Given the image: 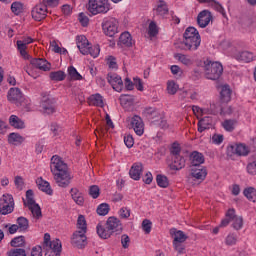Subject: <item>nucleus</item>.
<instances>
[{
	"mask_svg": "<svg viewBox=\"0 0 256 256\" xmlns=\"http://www.w3.org/2000/svg\"><path fill=\"white\" fill-rule=\"evenodd\" d=\"M223 139V134H214L212 136V143H214V145H221V143H223Z\"/></svg>",
	"mask_w": 256,
	"mask_h": 256,
	"instance_id": "338daca9",
	"label": "nucleus"
},
{
	"mask_svg": "<svg viewBox=\"0 0 256 256\" xmlns=\"http://www.w3.org/2000/svg\"><path fill=\"white\" fill-rule=\"evenodd\" d=\"M50 249L52 250V252L55 254V256H59L61 253V240L56 239L50 242L49 244Z\"/></svg>",
	"mask_w": 256,
	"mask_h": 256,
	"instance_id": "ea45409f",
	"label": "nucleus"
},
{
	"mask_svg": "<svg viewBox=\"0 0 256 256\" xmlns=\"http://www.w3.org/2000/svg\"><path fill=\"white\" fill-rule=\"evenodd\" d=\"M225 243L228 246L235 245L237 243V235L229 234L225 239Z\"/></svg>",
	"mask_w": 256,
	"mask_h": 256,
	"instance_id": "69168bd1",
	"label": "nucleus"
},
{
	"mask_svg": "<svg viewBox=\"0 0 256 256\" xmlns=\"http://www.w3.org/2000/svg\"><path fill=\"white\" fill-rule=\"evenodd\" d=\"M119 45H122L123 47H133L135 41H133L129 32H124L119 37Z\"/></svg>",
	"mask_w": 256,
	"mask_h": 256,
	"instance_id": "b1692460",
	"label": "nucleus"
},
{
	"mask_svg": "<svg viewBox=\"0 0 256 256\" xmlns=\"http://www.w3.org/2000/svg\"><path fill=\"white\" fill-rule=\"evenodd\" d=\"M220 101L221 103H229V101H231V88H229V85L222 86L220 92Z\"/></svg>",
	"mask_w": 256,
	"mask_h": 256,
	"instance_id": "cd10ccee",
	"label": "nucleus"
},
{
	"mask_svg": "<svg viewBox=\"0 0 256 256\" xmlns=\"http://www.w3.org/2000/svg\"><path fill=\"white\" fill-rule=\"evenodd\" d=\"M131 125L136 135H143L145 133V124L143 123V119L140 116L135 115L131 119Z\"/></svg>",
	"mask_w": 256,
	"mask_h": 256,
	"instance_id": "f3484780",
	"label": "nucleus"
},
{
	"mask_svg": "<svg viewBox=\"0 0 256 256\" xmlns=\"http://www.w3.org/2000/svg\"><path fill=\"white\" fill-rule=\"evenodd\" d=\"M11 11L14 15H20V13H23V4L21 2H13L11 5Z\"/></svg>",
	"mask_w": 256,
	"mask_h": 256,
	"instance_id": "603ef678",
	"label": "nucleus"
},
{
	"mask_svg": "<svg viewBox=\"0 0 256 256\" xmlns=\"http://www.w3.org/2000/svg\"><path fill=\"white\" fill-rule=\"evenodd\" d=\"M7 256H27V252L22 248H14L7 252Z\"/></svg>",
	"mask_w": 256,
	"mask_h": 256,
	"instance_id": "3c124183",
	"label": "nucleus"
},
{
	"mask_svg": "<svg viewBox=\"0 0 256 256\" xmlns=\"http://www.w3.org/2000/svg\"><path fill=\"white\" fill-rule=\"evenodd\" d=\"M31 256H43V248L41 246H35L32 248Z\"/></svg>",
	"mask_w": 256,
	"mask_h": 256,
	"instance_id": "774afa93",
	"label": "nucleus"
},
{
	"mask_svg": "<svg viewBox=\"0 0 256 256\" xmlns=\"http://www.w3.org/2000/svg\"><path fill=\"white\" fill-rule=\"evenodd\" d=\"M249 155V148L245 144H237V156L245 157Z\"/></svg>",
	"mask_w": 256,
	"mask_h": 256,
	"instance_id": "8fccbe9b",
	"label": "nucleus"
},
{
	"mask_svg": "<svg viewBox=\"0 0 256 256\" xmlns=\"http://www.w3.org/2000/svg\"><path fill=\"white\" fill-rule=\"evenodd\" d=\"M226 217H229V219L233 221V229H235L236 231H239V229H243V217L236 216L234 208L228 209V211L226 212Z\"/></svg>",
	"mask_w": 256,
	"mask_h": 256,
	"instance_id": "4468645a",
	"label": "nucleus"
},
{
	"mask_svg": "<svg viewBox=\"0 0 256 256\" xmlns=\"http://www.w3.org/2000/svg\"><path fill=\"white\" fill-rule=\"evenodd\" d=\"M184 40L180 43V49L184 51H197L201 45V35L195 27H188L184 34Z\"/></svg>",
	"mask_w": 256,
	"mask_h": 256,
	"instance_id": "7ed1b4c3",
	"label": "nucleus"
},
{
	"mask_svg": "<svg viewBox=\"0 0 256 256\" xmlns=\"http://www.w3.org/2000/svg\"><path fill=\"white\" fill-rule=\"evenodd\" d=\"M51 81H65V77H67V74H65V72H63L62 70H58V71H54V72H50L49 75Z\"/></svg>",
	"mask_w": 256,
	"mask_h": 256,
	"instance_id": "58836bf2",
	"label": "nucleus"
},
{
	"mask_svg": "<svg viewBox=\"0 0 256 256\" xmlns=\"http://www.w3.org/2000/svg\"><path fill=\"white\" fill-rule=\"evenodd\" d=\"M96 231L100 239H109L114 233L119 235V233L123 231V224L117 217L111 216L107 219L104 226L103 224L99 223L96 226Z\"/></svg>",
	"mask_w": 256,
	"mask_h": 256,
	"instance_id": "f03ea898",
	"label": "nucleus"
},
{
	"mask_svg": "<svg viewBox=\"0 0 256 256\" xmlns=\"http://www.w3.org/2000/svg\"><path fill=\"white\" fill-rule=\"evenodd\" d=\"M77 228L79 229L78 231L87 232V220H85V216H78Z\"/></svg>",
	"mask_w": 256,
	"mask_h": 256,
	"instance_id": "de8ad7c7",
	"label": "nucleus"
},
{
	"mask_svg": "<svg viewBox=\"0 0 256 256\" xmlns=\"http://www.w3.org/2000/svg\"><path fill=\"white\" fill-rule=\"evenodd\" d=\"M170 235L173 237L174 243H185L189 237L185 235V233L181 230H177L176 228L170 229Z\"/></svg>",
	"mask_w": 256,
	"mask_h": 256,
	"instance_id": "4be33fe9",
	"label": "nucleus"
},
{
	"mask_svg": "<svg viewBox=\"0 0 256 256\" xmlns=\"http://www.w3.org/2000/svg\"><path fill=\"white\" fill-rule=\"evenodd\" d=\"M106 128H100V132L103 133V135H105V133H107V131H109V129H114L115 125L113 124V120H111V116H109V114L106 115Z\"/></svg>",
	"mask_w": 256,
	"mask_h": 256,
	"instance_id": "864d4df0",
	"label": "nucleus"
},
{
	"mask_svg": "<svg viewBox=\"0 0 256 256\" xmlns=\"http://www.w3.org/2000/svg\"><path fill=\"white\" fill-rule=\"evenodd\" d=\"M156 14L163 17V15L169 14V7L167 6V3L163 0H159L157 8H156Z\"/></svg>",
	"mask_w": 256,
	"mask_h": 256,
	"instance_id": "72a5a7b5",
	"label": "nucleus"
},
{
	"mask_svg": "<svg viewBox=\"0 0 256 256\" xmlns=\"http://www.w3.org/2000/svg\"><path fill=\"white\" fill-rule=\"evenodd\" d=\"M31 13L35 21H43L47 17V6L44 3L38 4Z\"/></svg>",
	"mask_w": 256,
	"mask_h": 256,
	"instance_id": "ddd939ff",
	"label": "nucleus"
},
{
	"mask_svg": "<svg viewBox=\"0 0 256 256\" xmlns=\"http://www.w3.org/2000/svg\"><path fill=\"white\" fill-rule=\"evenodd\" d=\"M110 9H111V4H109V0H89L88 1V11L92 15L109 13Z\"/></svg>",
	"mask_w": 256,
	"mask_h": 256,
	"instance_id": "423d86ee",
	"label": "nucleus"
},
{
	"mask_svg": "<svg viewBox=\"0 0 256 256\" xmlns=\"http://www.w3.org/2000/svg\"><path fill=\"white\" fill-rule=\"evenodd\" d=\"M30 63L36 69H40V71H50L51 69V63H49L45 58H32Z\"/></svg>",
	"mask_w": 256,
	"mask_h": 256,
	"instance_id": "a211bd4d",
	"label": "nucleus"
},
{
	"mask_svg": "<svg viewBox=\"0 0 256 256\" xmlns=\"http://www.w3.org/2000/svg\"><path fill=\"white\" fill-rule=\"evenodd\" d=\"M11 247H25V236H17L10 242Z\"/></svg>",
	"mask_w": 256,
	"mask_h": 256,
	"instance_id": "a18cd8bd",
	"label": "nucleus"
},
{
	"mask_svg": "<svg viewBox=\"0 0 256 256\" xmlns=\"http://www.w3.org/2000/svg\"><path fill=\"white\" fill-rule=\"evenodd\" d=\"M244 196L247 197L249 201H252L253 203H256V189L253 187H249L244 189L243 191Z\"/></svg>",
	"mask_w": 256,
	"mask_h": 256,
	"instance_id": "37998d69",
	"label": "nucleus"
},
{
	"mask_svg": "<svg viewBox=\"0 0 256 256\" xmlns=\"http://www.w3.org/2000/svg\"><path fill=\"white\" fill-rule=\"evenodd\" d=\"M17 226L19 231H27L29 229V220L23 216L17 218Z\"/></svg>",
	"mask_w": 256,
	"mask_h": 256,
	"instance_id": "79ce46f5",
	"label": "nucleus"
},
{
	"mask_svg": "<svg viewBox=\"0 0 256 256\" xmlns=\"http://www.w3.org/2000/svg\"><path fill=\"white\" fill-rule=\"evenodd\" d=\"M109 211H111V207L109 206L108 203H102L96 209L97 214L102 217H105V215H108Z\"/></svg>",
	"mask_w": 256,
	"mask_h": 256,
	"instance_id": "c03bdc74",
	"label": "nucleus"
},
{
	"mask_svg": "<svg viewBox=\"0 0 256 256\" xmlns=\"http://www.w3.org/2000/svg\"><path fill=\"white\" fill-rule=\"evenodd\" d=\"M124 143L128 149H131L133 145H135V139L133 138V135L128 134L124 136Z\"/></svg>",
	"mask_w": 256,
	"mask_h": 256,
	"instance_id": "bf43d9fd",
	"label": "nucleus"
},
{
	"mask_svg": "<svg viewBox=\"0 0 256 256\" xmlns=\"http://www.w3.org/2000/svg\"><path fill=\"white\" fill-rule=\"evenodd\" d=\"M30 43H33V38L31 37H26L16 42L18 51L24 59H29V54L27 53V45H30Z\"/></svg>",
	"mask_w": 256,
	"mask_h": 256,
	"instance_id": "2eb2a0df",
	"label": "nucleus"
},
{
	"mask_svg": "<svg viewBox=\"0 0 256 256\" xmlns=\"http://www.w3.org/2000/svg\"><path fill=\"white\" fill-rule=\"evenodd\" d=\"M198 1L199 3H208V5H211V7L215 9V11H218V13H221L223 17H226L225 8H223V6L219 2L215 0H198Z\"/></svg>",
	"mask_w": 256,
	"mask_h": 256,
	"instance_id": "c85d7f7f",
	"label": "nucleus"
},
{
	"mask_svg": "<svg viewBox=\"0 0 256 256\" xmlns=\"http://www.w3.org/2000/svg\"><path fill=\"white\" fill-rule=\"evenodd\" d=\"M203 163H205V156H203V153L194 151L190 154L191 167H200Z\"/></svg>",
	"mask_w": 256,
	"mask_h": 256,
	"instance_id": "aec40b11",
	"label": "nucleus"
},
{
	"mask_svg": "<svg viewBox=\"0 0 256 256\" xmlns=\"http://www.w3.org/2000/svg\"><path fill=\"white\" fill-rule=\"evenodd\" d=\"M68 77L70 81H81L83 79V76L73 66L68 67Z\"/></svg>",
	"mask_w": 256,
	"mask_h": 256,
	"instance_id": "f704fd0d",
	"label": "nucleus"
},
{
	"mask_svg": "<svg viewBox=\"0 0 256 256\" xmlns=\"http://www.w3.org/2000/svg\"><path fill=\"white\" fill-rule=\"evenodd\" d=\"M7 99L10 103H13L16 107H26L27 99L19 88H10L7 94Z\"/></svg>",
	"mask_w": 256,
	"mask_h": 256,
	"instance_id": "0eeeda50",
	"label": "nucleus"
},
{
	"mask_svg": "<svg viewBox=\"0 0 256 256\" xmlns=\"http://www.w3.org/2000/svg\"><path fill=\"white\" fill-rule=\"evenodd\" d=\"M175 57L180 61V63H183V65H191V60L187 55L185 54H176Z\"/></svg>",
	"mask_w": 256,
	"mask_h": 256,
	"instance_id": "e2e57ef3",
	"label": "nucleus"
},
{
	"mask_svg": "<svg viewBox=\"0 0 256 256\" xmlns=\"http://www.w3.org/2000/svg\"><path fill=\"white\" fill-rule=\"evenodd\" d=\"M236 59H238V61H243L244 63H251V61H255L256 56L251 51H242L236 55Z\"/></svg>",
	"mask_w": 256,
	"mask_h": 256,
	"instance_id": "393cba45",
	"label": "nucleus"
},
{
	"mask_svg": "<svg viewBox=\"0 0 256 256\" xmlns=\"http://www.w3.org/2000/svg\"><path fill=\"white\" fill-rule=\"evenodd\" d=\"M25 141V138L23 136H20L18 133H11L8 136V142L12 145H21Z\"/></svg>",
	"mask_w": 256,
	"mask_h": 256,
	"instance_id": "e433bc0d",
	"label": "nucleus"
},
{
	"mask_svg": "<svg viewBox=\"0 0 256 256\" xmlns=\"http://www.w3.org/2000/svg\"><path fill=\"white\" fill-rule=\"evenodd\" d=\"M89 101L90 105H94V107H105V103L103 102V96H101V94L91 95Z\"/></svg>",
	"mask_w": 256,
	"mask_h": 256,
	"instance_id": "473e14b6",
	"label": "nucleus"
},
{
	"mask_svg": "<svg viewBox=\"0 0 256 256\" xmlns=\"http://www.w3.org/2000/svg\"><path fill=\"white\" fill-rule=\"evenodd\" d=\"M70 193H71V197H72L73 201L76 203V205L83 207V205L85 203V197L83 196V193L79 192V189H77V188H71Z\"/></svg>",
	"mask_w": 256,
	"mask_h": 256,
	"instance_id": "5701e85b",
	"label": "nucleus"
},
{
	"mask_svg": "<svg viewBox=\"0 0 256 256\" xmlns=\"http://www.w3.org/2000/svg\"><path fill=\"white\" fill-rule=\"evenodd\" d=\"M152 225H153V223L151 222V220H149V219L143 220L142 229H143L144 233H146V235H149V233H151Z\"/></svg>",
	"mask_w": 256,
	"mask_h": 256,
	"instance_id": "13d9d810",
	"label": "nucleus"
},
{
	"mask_svg": "<svg viewBox=\"0 0 256 256\" xmlns=\"http://www.w3.org/2000/svg\"><path fill=\"white\" fill-rule=\"evenodd\" d=\"M119 99H120V104L124 108L131 107V105L135 103V97L131 95L122 94Z\"/></svg>",
	"mask_w": 256,
	"mask_h": 256,
	"instance_id": "7c9ffc66",
	"label": "nucleus"
},
{
	"mask_svg": "<svg viewBox=\"0 0 256 256\" xmlns=\"http://www.w3.org/2000/svg\"><path fill=\"white\" fill-rule=\"evenodd\" d=\"M78 21L81 23L82 27H87L89 25V17L83 12L78 15Z\"/></svg>",
	"mask_w": 256,
	"mask_h": 256,
	"instance_id": "0e129e2a",
	"label": "nucleus"
},
{
	"mask_svg": "<svg viewBox=\"0 0 256 256\" xmlns=\"http://www.w3.org/2000/svg\"><path fill=\"white\" fill-rule=\"evenodd\" d=\"M119 217L121 219H129V217H131V210L128 209L127 207H122L119 210Z\"/></svg>",
	"mask_w": 256,
	"mask_h": 256,
	"instance_id": "052dcab7",
	"label": "nucleus"
},
{
	"mask_svg": "<svg viewBox=\"0 0 256 256\" xmlns=\"http://www.w3.org/2000/svg\"><path fill=\"white\" fill-rule=\"evenodd\" d=\"M9 123L15 129H25V122L18 118L16 115H11L9 118Z\"/></svg>",
	"mask_w": 256,
	"mask_h": 256,
	"instance_id": "2f4dec72",
	"label": "nucleus"
},
{
	"mask_svg": "<svg viewBox=\"0 0 256 256\" xmlns=\"http://www.w3.org/2000/svg\"><path fill=\"white\" fill-rule=\"evenodd\" d=\"M237 125V120L235 119H226L222 123V127L225 129V131L233 132L235 131V126Z\"/></svg>",
	"mask_w": 256,
	"mask_h": 256,
	"instance_id": "a19ab883",
	"label": "nucleus"
},
{
	"mask_svg": "<svg viewBox=\"0 0 256 256\" xmlns=\"http://www.w3.org/2000/svg\"><path fill=\"white\" fill-rule=\"evenodd\" d=\"M170 155H171V157L181 156V146H179L178 143L172 144V147L170 148Z\"/></svg>",
	"mask_w": 256,
	"mask_h": 256,
	"instance_id": "6e6d98bb",
	"label": "nucleus"
},
{
	"mask_svg": "<svg viewBox=\"0 0 256 256\" xmlns=\"http://www.w3.org/2000/svg\"><path fill=\"white\" fill-rule=\"evenodd\" d=\"M144 115L150 121H157V119L161 118V114L159 113V110H157V108H153V107L145 108Z\"/></svg>",
	"mask_w": 256,
	"mask_h": 256,
	"instance_id": "a878e982",
	"label": "nucleus"
},
{
	"mask_svg": "<svg viewBox=\"0 0 256 256\" xmlns=\"http://www.w3.org/2000/svg\"><path fill=\"white\" fill-rule=\"evenodd\" d=\"M148 33L150 37H157L159 34V28H157V24L155 22H150Z\"/></svg>",
	"mask_w": 256,
	"mask_h": 256,
	"instance_id": "4d7b16f0",
	"label": "nucleus"
},
{
	"mask_svg": "<svg viewBox=\"0 0 256 256\" xmlns=\"http://www.w3.org/2000/svg\"><path fill=\"white\" fill-rule=\"evenodd\" d=\"M87 232L83 231H75L72 235L71 243L77 249H84L87 246V236L85 235Z\"/></svg>",
	"mask_w": 256,
	"mask_h": 256,
	"instance_id": "9d476101",
	"label": "nucleus"
},
{
	"mask_svg": "<svg viewBox=\"0 0 256 256\" xmlns=\"http://www.w3.org/2000/svg\"><path fill=\"white\" fill-rule=\"evenodd\" d=\"M226 155L228 157H233L234 155H237V144L228 145Z\"/></svg>",
	"mask_w": 256,
	"mask_h": 256,
	"instance_id": "680f3d73",
	"label": "nucleus"
},
{
	"mask_svg": "<svg viewBox=\"0 0 256 256\" xmlns=\"http://www.w3.org/2000/svg\"><path fill=\"white\" fill-rule=\"evenodd\" d=\"M179 90V85L175 81H169L167 83V92L169 95H175Z\"/></svg>",
	"mask_w": 256,
	"mask_h": 256,
	"instance_id": "09e8293b",
	"label": "nucleus"
},
{
	"mask_svg": "<svg viewBox=\"0 0 256 256\" xmlns=\"http://www.w3.org/2000/svg\"><path fill=\"white\" fill-rule=\"evenodd\" d=\"M172 163L169 165L172 171H181L185 167V157L183 156H172Z\"/></svg>",
	"mask_w": 256,
	"mask_h": 256,
	"instance_id": "412c9836",
	"label": "nucleus"
},
{
	"mask_svg": "<svg viewBox=\"0 0 256 256\" xmlns=\"http://www.w3.org/2000/svg\"><path fill=\"white\" fill-rule=\"evenodd\" d=\"M204 71L206 79L217 81L223 75V65L219 62H211V60H206L204 62Z\"/></svg>",
	"mask_w": 256,
	"mask_h": 256,
	"instance_id": "20e7f679",
	"label": "nucleus"
},
{
	"mask_svg": "<svg viewBox=\"0 0 256 256\" xmlns=\"http://www.w3.org/2000/svg\"><path fill=\"white\" fill-rule=\"evenodd\" d=\"M41 107L44 113L53 115L55 113V99L44 96L41 100Z\"/></svg>",
	"mask_w": 256,
	"mask_h": 256,
	"instance_id": "dca6fc26",
	"label": "nucleus"
},
{
	"mask_svg": "<svg viewBox=\"0 0 256 256\" xmlns=\"http://www.w3.org/2000/svg\"><path fill=\"white\" fill-rule=\"evenodd\" d=\"M50 169L58 187L65 188L71 185V179H73V176L69 173L67 163H65L61 157L58 155L52 156Z\"/></svg>",
	"mask_w": 256,
	"mask_h": 256,
	"instance_id": "f257e3e1",
	"label": "nucleus"
},
{
	"mask_svg": "<svg viewBox=\"0 0 256 256\" xmlns=\"http://www.w3.org/2000/svg\"><path fill=\"white\" fill-rule=\"evenodd\" d=\"M35 198L32 189L26 191V201L24 200L25 207H29V205H35Z\"/></svg>",
	"mask_w": 256,
	"mask_h": 256,
	"instance_id": "49530a36",
	"label": "nucleus"
},
{
	"mask_svg": "<svg viewBox=\"0 0 256 256\" xmlns=\"http://www.w3.org/2000/svg\"><path fill=\"white\" fill-rule=\"evenodd\" d=\"M77 47L82 55H91L94 59L99 57V53H101V48H99L98 45L91 46L89 40H87V37L85 36L77 37Z\"/></svg>",
	"mask_w": 256,
	"mask_h": 256,
	"instance_id": "39448f33",
	"label": "nucleus"
},
{
	"mask_svg": "<svg viewBox=\"0 0 256 256\" xmlns=\"http://www.w3.org/2000/svg\"><path fill=\"white\" fill-rule=\"evenodd\" d=\"M156 183L158 187H161L162 189H167L169 187V178L163 174H158L156 176Z\"/></svg>",
	"mask_w": 256,
	"mask_h": 256,
	"instance_id": "4c0bfd02",
	"label": "nucleus"
},
{
	"mask_svg": "<svg viewBox=\"0 0 256 256\" xmlns=\"http://www.w3.org/2000/svg\"><path fill=\"white\" fill-rule=\"evenodd\" d=\"M102 29L104 31V35H107V37H113L119 33V21L115 18L104 20L102 23Z\"/></svg>",
	"mask_w": 256,
	"mask_h": 256,
	"instance_id": "1a4fd4ad",
	"label": "nucleus"
},
{
	"mask_svg": "<svg viewBox=\"0 0 256 256\" xmlns=\"http://www.w3.org/2000/svg\"><path fill=\"white\" fill-rule=\"evenodd\" d=\"M191 177H193L194 179H197L198 181H204L205 177H207V169L192 168Z\"/></svg>",
	"mask_w": 256,
	"mask_h": 256,
	"instance_id": "c756f323",
	"label": "nucleus"
},
{
	"mask_svg": "<svg viewBox=\"0 0 256 256\" xmlns=\"http://www.w3.org/2000/svg\"><path fill=\"white\" fill-rule=\"evenodd\" d=\"M211 21H213V14L209 10H203L197 16V23L201 29H205Z\"/></svg>",
	"mask_w": 256,
	"mask_h": 256,
	"instance_id": "f8f14e48",
	"label": "nucleus"
},
{
	"mask_svg": "<svg viewBox=\"0 0 256 256\" xmlns=\"http://www.w3.org/2000/svg\"><path fill=\"white\" fill-rule=\"evenodd\" d=\"M143 173V163L141 162H136L134 163L129 171V175L131 179L134 181H139L141 179V174Z\"/></svg>",
	"mask_w": 256,
	"mask_h": 256,
	"instance_id": "6ab92c4d",
	"label": "nucleus"
},
{
	"mask_svg": "<svg viewBox=\"0 0 256 256\" xmlns=\"http://www.w3.org/2000/svg\"><path fill=\"white\" fill-rule=\"evenodd\" d=\"M13 209H15V201L13 200V195L4 194L0 198L1 215H9V213H13Z\"/></svg>",
	"mask_w": 256,
	"mask_h": 256,
	"instance_id": "6e6552de",
	"label": "nucleus"
},
{
	"mask_svg": "<svg viewBox=\"0 0 256 256\" xmlns=\"http://www.w3.org/2000/svg\"><path fill=\"white\" fill-rule=\"evenodd\" d=\"M89 195L92 197V199H97L99 195H101V190L99 189V186L92 185L89 188Z\"/></svg>",
	"mask_w": 256,
	"mask_h": 256,
	"instance_id": "5fc2aeb1",
	"label": "nucleus"
},
{
	"mask_svg": "<svg viewBox=\"0 0 256 256\" xmlns=\"http://www.w3.org/2000/svg\"><path fill=\"white\" fill-rule=\"evenodd\" d=\"M107 81L109 84H111L114 91H117L118 93L123 91V79H121V76L117 75L116 73H108Z\"/></svg>",
	"mask_w": 256,
	"mask_h": 256,
	"instance_id": "9b49d317",
	"label": "nucleus"
},
{
	"mask_svg": "<svg viewBox=\"0 0 256 256\" xmlns=\"http://www.w3.org/2000/svg\"><path fill=\"white\" fill-rule=\"evenodd\" d=\"M27 207H28L29 211H31V213L35 219H41V217H43V214L41 212V206H39V204H37V202L32 205H29Z\"/></svg>",
	"mask_w": 256,
	"mask_h": 256,
	"instance_id": "c9c22d12",
	"label": "nucleus"
},
{
	"mask_svg": "<svg viewBox=\"0 0 256 256\" xmlns=\"http://www.w3.org/2000/svg\"><path fill=\"white\" fill-rule=\"evenodd\" d=\"M36 183L40 191H43L47 195H53V189H51V184H49L48 181H45L42 177H40L36 180Z\"/></svg>",
	"mask_w": 256,
	"mask_h": 256,
	"instance_id": "bb28decb",
	"label": "nucleus"
}]
</instances>
